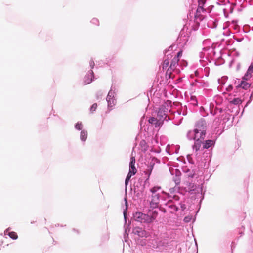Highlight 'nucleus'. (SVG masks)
Segmentation results:
<instances>
[{"mask_svg": "<svg viewBox=\"0 0 253 253\" xmlns=\"http://www.w3.org/2000/svg\"><path fill=\"white\" fill-rule=\"evenodd\" d=\"M93 76V72L92 71H91L89 74H88L85 77H84V84H89L92 81V77Z\"/></svg>", "mask_w": 253, "mask_h": 253, "instance_id": "obj_12", "label": "nucleus"}, {"mask_svg": "<svg viewBox=\"0 0 253 253\" xmlns=\"http://www.w3.org/2000/svg\"><path fill=\"white\" fill-rule=\"evenodd\" d=\"M160 201V195L159 194H152L151 200L150 202V208L155 209L158 207Z\"/></svg>", "mask_w": 253, "mask_h": 253, "instance_id": "obj_3", "label": "nucleus"}, {"mask_svg": "<svg viewBox=\"0 0 253 253\" xmlns=\"http://www.w3.org/2000/svg\"><path fill=\"white\" fill-rule=\"evenodd\" d=\"M184 220H185V221H187L188 219H187V218H185Z\"/></svg>", "mask_w": 253, "mask_h": 253, "instance_id": "obj_33", "label": "nucleus"}, {"mask_svg": "<svg viewBox=\"0 0 253 253\" xmlns=\"http://www.w3.org/2000/svg\"><path fill=\"white\" fill-rule=\"evenodd\" d=\"M252 73H253V64H251L249 66L246 73L243 77V79L245 80H249L252 77Z\"/></svg>", "mask_w": 253, "mask_h": 253, "instance_id": "obj_10", "label": "nucleus"}, {"mask_svg": "<svg viewBox=\"0 0 253 253\" xmlns=\"http://www.w3.org/2000/svg\"><path fill=\"white\" fill-rule=\"evenodd\" d=\"M202 141L201 140H195L194 144L193 146V149L194 151V154L197 157L200 156V151L203 149L201 147Z\"/></svg>", "mask_w": 253, "mask_h": 253, "instance_id": "obj_4", "label": "nucleus"}, {"mask_svg": "<svg viewBox=\"0 0 253 253\" xmlns=\"http://www.w3.org/2000/svg\"><path fill=\"white\" fill-rule=\"evenodd\" d=\"M161 187L160 186H154V187L150 189V191L152 193V194H157V191L160 190Z\"/></svg>", "mask_w": 253, "mask_h": 253, "instance_id": "obj_20", "label": "nucleus"}, {"mask_svg": "<svg viewBox=\"0 0 253 253\" xmlns=\"http://www.w3.org/2000/svg\"><path fill=\"white\" fill-rule=\"evenodd\" d=\"M184 220H185V221H187L188 219H187V218H185Z\"/></svg>", "mask_w": 253, "mask_h": 253, "instance_id": "obj_32", "label": "nucleus"}, {"mask_svg": "<svg viewBox=\"0 0 253 253\" xmlns=\"http://www.w3.org/2000/svg\"><path fill=\"white\" fill-rule=\"evenodd\" d=\"M182 51H180L179 52H178L177 53V55L176 56H175V57H177V58L179 59V58L182 56Z\"/></svg>", "mask_w": 253, "mask_h": 253, "instance_id": "obj_29", "label": "nucleus"}, {"mask_svg": "<svg viewBox=\"0 0 253 253\" xmlns=\"http://www.w3.org/2000/svg\"><path fill=\"white\" fill-rule=\"evenodd\" d=\"M133 175H132V174H130V173H128L127 174V175L126 176V180H125V184H126V185H127L128 182V181H129V180H130V179L131 177L132 176H133Z\"/></svg>", "mask_w": 253, "mask_h": 253, "instance_id": "obj_24", "label": "nucleus"}, {"mask_svg": "<svg viewBox=\"0 0 253 253\" xmlns=\"http://www.w3.org/2000/svg\"><path fill=\"white\" fill-rule=\"evenodd\" d=\"M200 131L197 132H189V135H190L192 133H193L194 136L193 139L194 140H201L202 141L204 139L206 136V132H203V134L202 135V133H200Z\"/></svg>", "mask_w": 253, "mask_h": 253, "instance_id": "obj_6", "label": "nucleus"}, {"mask_svg": "<svg viewBox=\"0 0 253 253\" xmlns=\"http://www.w3.org/2000/svg\"><path fill=\"white\" fill-rule=\"evenodd\" d=\"M242 100L239 98H234L232 100L230 101V103L234 105H239L241 104Z\"/></svg>", "mask_w": 253, "mask_h": 253, "instance_id": "obj_18", "label": "nucleus"}, {"mask_svg": "<svg viewBox=\"0 0 253 253\" xmlns=\"http://www.w3.org/2000/svg\"><path fill=\"white\" fill-rule=\"evenodd\" d=\"M194 17L196 20H199V21H202L204 18V16L202 14V13L198 12L197 11H196Z\"/></svg>", "mask_w": 253, "mask_h": 253, "instance_id": "obj_16", "label": "nucleus"}, {"mask_svg": "<svg viewBox=\"0 0 253 253\" xmlns=\"http://www.w3.org/2000/svg\"><path fill=\"white\" fill-rule=\"evenodd\" d=\"M196 11H197L198 12L203 13L206 11V9L204 7L198 6Z\"/></svg>", "mask_w": 253, "mask_h": 253, "instance_id": "obj_25", "label": "nucleus"}, {"mask_svg": "<svg viewBox=\"0 0 253 253\" xmlns=\"http://www.w3.org/2000/svg\"><path fill=\"white\" fill-rule=\"evenodd\" d=\"M99 95H100V96L102 95V92L100 91H99L98 92H97V93L96 94L97 98H99V97H98Z\"/></svg>", "mask_w": 253, "mask_h": 253, "instance_id": "obj_30", "label": "nucleus"}, {"mask_svg": "<svg viewBox=\"0 0 253 253\" xmlns=\"http://www.w3.org/2000/svg\"><path fill=\"white\" fill-rule=\"evenodd\" d=\"M87 137V133L85 130H82L80 134V138L82 141H85Z\"/></svg>", "mask_w": 253, "mask_h": 253, "instance_id": "obj_17", "label": "nucleus"}, {"mask_svg": "<svg viewBox=\"0 0 253 253\" xmlns=\"http://www.w3.org/2000/svg\"><path fill=\"white\" fill-rule=\"evenodd\" d=\"M174 70V69L170 68V67H169L167 70L166 76H168L169 78H171L172 72Z\"/></svg>", "mask_w": 253, "mask_h": 253, "instance_id": "obj_21", "label": "nucleus"}, {"mask_svg": "<svg viewBox=\"0 0 253 253\" xmlns=\"http://www.w3.org/2000/svg\"><path fill=\"white\" fill-rule=\"evenodd\" d=\"M75 128L79 130H81L82 129V123L78 122L75 125Z\"/></svg>", "mask_w": 253, "mask_h": 253, "instance_id": "obj_27", "label": "nucleus"}, {"mask_svg": "<svg viewBox=\"0 0 253 253\" xmlns=\"http://www.w3.org/2000/svg\"><path fill=\"white\" fill-rule=\"evenodd\" d=\"M207 124L205 120L200 119L195 124V128L193 132L200 131V133L203 134V132L206 131Z\"/></svg>", "mask_w": 253, "mask_h": 253, "instance_id": "obj_1", "label": "nucleus"}, {"mask_svg": "<svg viewBox=\"0 0 253 253\" xmlns=\"http://www.w3.org/2000/svg\"><path fill=\"white\" fill-rule=\"evenodd\" d=\"M135 159L134 157H132L130 159V162L129 163V173L135 175L137 172V169L135 167Z\"/></svg>", "mask_w": 253, "mask_h": 253, "instance_id": "obj_7", "label": "nucleus"}, {"mask_svg": "<svg viewBox=\"0 0 253 253\" xmlns=\"http://www.w3.org/2000/svg\"><path fill=\"white\" fill-rule=\"evenodd\" d=\"M153 169V167L152 166H150L149 169H147L146 171H145V174L148 175V178L150 177L151 173L152 172Z\"/></svg>", "mask_w": 253, "mask_h": 253, "instance_id": "obj_23", "label": "nucleus"}, {"mask_svg": "<svg viewBox=\"0 0 253 253\" xmlns=\"http://www.w3.org/2000/svg\"><path fill=\"white\" fill-rule=\"evenodd\" d=\"M94 65V63L93 62H91V63H90V66H91V68H93Z\"/></svg>", "mask_w": 253, "mask_h": 253, "instance_id": "obj_31", "label": "nucleus"}, {"mask_svg": "<svg viewBox=\"0 0 253 253\" xmlns=\"http://www.w3.org/2000/svg\"><path fill=\"white\" fill-rule=\"evenodd\" d=\"M172 56L169 54V55H167V59H165L163 62V63L162 64V68L163 69V70H165V69H166L169 66V59L170 58H171Z\"/></svg>", "mask_w": 253, "mask_h": 253, "instance_id": "obj_13", "label": "nucleus"}, {"mask_svg": "<svg viewBox=\"0 0 253 253\" xmlns=\"http://www.w3.org/2000/svg\"><path fill=\"white\" fill-rule=\"evenodd\" d=\"M158 212L156 210H150L148 213L149 216V223L152 222L154 221L158 216Z\"/></svg>", "mask_w": 253, "mask_h": 253, "instance_id": "obj_8", "label": "nucleus"}, {"mask_svg": "<svg viewBox=\"0 0 253 253\" xmlns=\"http://www.w3.org/2000/svg\"><path fill=\"white\" fill-rule=\"evenodd\" d=\"M191 101H192V104H193L194 105H196L197 104V101L196 100V97L192 96L190 98Z\"/></svg>", "mask_w": 253, "mask_h": 253, "instance_id": "obj_26", "label": "nucleus"}, {"mask_svg": "<svg viewBox=\"0 0 253 253\" xmlns=\"http://www.w3.org/2000/svg\"><path fill=\"white\" fill-rule=\"evenodd\" d=\"M97 107V103H94L90 107V111L93 112L96 109Z\"/></svg>", "mask_w": 253, "mask_h": 253, "instance_id": "obj_28", "label": "nucleus"}, {"mask_svg": "<svg viewBox=\"0 0 253 253\" xmlns=\"http://www.w3.org/2000/svg\"><path fill=\"white\" fill-rule=\"evenodd\" d=\"M134 218L138 222L149 223L148 214H143L140 212H136L134 214Z\"/></svg>", "mask_w": 253, "mask_h": 253, "instance_id": "obj_2", "label": "nucleus"}, {"mask_svg": "<svg viewBox=\"0 0 253 253\" xmlns=\"http://www.w3.org/2000/svg\"><path fill=\"white\" fill-rule=\"evenodd\" d=\"M132 232L135 235H138L140 237H147L148 233L142 228L136 227L133 229Z\"/></svg>", "mask_w": 253, "mask_h": 253, "instance_id": "obj_5", "label": "nucleus"}, {"mask_svg": "<svg viewBox=\"0 0 253 253\" xmlns=\"http://www.w3.org/2000/svg\"><path fill=\"white\" fill-rule=\"evenodd\" d=\"M110 92H109V93H108V96L110 95Z\"/></svg>", "mask_w": 253, "mask_h": 253, "instance_id": "obj_34", "label": "nucleus"}, {"mask_svg": "<svg viewBox=\"0 0 253 253\" xmlns=\"http://www.w3.org/2000/svg\"><path fill=\"white\" fill-rule=\"evenodd\" d=\"M243 81H242L240 84L238 86V87H241L244 89L247 90L250 88L251 86V84L247 82H246L245 80L243 79Z\"/></svg>", "mask_w": 253, "mask_h": 253, "instance_id": "obj_11", "label": "nucleus"}, {"mask_svg": "<svg viewBox=\"0 0 253 253\" xmlns=\"http://www.w3.org/2000/svg\"><path fill=\"white\" fill-rule=\"evenodd\" d=\"M148 122L149 123L154 124L155 127H159L162 126L163 124V121H160L154 117H151L149 119Z\"/></svg>", "mask_w": 253, "mask_h": 253, "instance_id": "obj_9", "label": "nucleus"}, {"mask_svg": "<svg viewBox=\"0 0 253 253\" xmlns=\"http://www.w3.org/2000/svg\"><path fill=\"white\" fill-rule=\"evenodd\" d=\"M179 61V59H178L177 57H174L171 60L170 66L169 67L175 69Z\"/></svg>", "mask_w": 253, "mask_h": 253, "instance_id": "obj_15", "label": "nucleus"}, {"mask_svg": "<svg viewBox=\"0 0 253 253\" xmlns=\"http://www.w3.org/2000/svg\"><path fill=\"white\" fill-rule=\"evenodd\" d=\"M207 0H198V6L204 7Z\"/></svg>", "mask_w": 253, "mask_h": 253, "instance_id": "obj_22", "label": "nucleus"}, {"mask_svg": "<svg viewBox=\"0 0 253 253\" xmlns=\"http://www.w3.org/2000/svg\"><path fill=\"white\" fill-rule=\"evenodd\" d=\"M203 146L202 148L203 149H208L211 146L214 144V142L211 140H206L205 142L203 143Z\"/></svg>", "mask_w": 253, "mask_h": 253, "instance_id": "obj_14", "label": "nucleus"}, {"mask_svg": "<svg viewBox=\"0 0 253 253\" xmlns=\"http://www.w3.org/2000/svg\"><path fill=\"white\" fill-rule=\"evenodd\" d=\"M8 235L12 239L15 240L18 238V235L17 233L14 231L9 232Z\"/></svg>", "mask_w": 253, "mask_h": 253, "instance_id": "obj_19", "label": "nucleus"}]
</instances>
